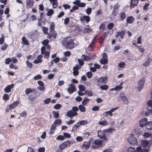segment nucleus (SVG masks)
<instances>
[{
	"label": "nucleus",
	"mask_w": 152,
	"mask_h": 152,
	"mask_svg": "<svg viewBox=\"0 0 152 152\" xmlns=\"http://www.w3.org/2000/svg\"><path fill=\"white\" fill-rule=\"evenodd\" d=\"M55 24L53 22L51 23L50 26L49 33L48 34L47 38L49 39L54 40L56 38L57 33L55 30Z\"/></svg>",
	"instance_id": "f257e3e1"
},
{
	"label": "nucleus",
	"mask_w": 152,
	"mask_h": 152,
	"mask_svg": "<svg viewBox=\"0 0 152 152\" xmlns=\"http://www.w3.org/2000/svg\"><path fill=\"white\" fill-rule=\"evenodd\" d=\"M148 106L146 109V110L143 111L145 116H148L149 113H152V101L149 100L147 102Z\"/></svg>",
	"instance_id": "f03ea898"
},
{
	"label": "nucleus",
	"mask_w": 152,
	"mask_h": 152,
	"mask_svg": "<svg viewBox=\"0 0 152 152\" xmlns=\"http://www.w3.org/2000/svg\"><path fill=\"white\" fill-rule=\"evenodd\" d=\"M61 123V120L57 119L55 120L53 123L51 125V127L50 129V134H53L56 129V127L57 126L60 125Z\"/></svg>",
	"instance_id": "7ed1b4c3"
},
{
	"label": "nucleus",
	"mask_w": 152,
	"mask_h": 152,
	"mask_svg": "<svg viewBox=\"0 0 152 152\" xmlns=\"http://www.w3.org/2000/svg\"><path fill=\"white\" fill-rule=\"evenodd\" d=\"M19 102L18 101L14 102L9 105H8L6 107L5 111L6 112H8L11 110L16 107L18 104Z\"/></svg>",
	"instance_id": "20e7f679"
},
{
	"label": "nucleus",
	"mask_w": 152,
	"mask_h": 152,
	"mask_svg": "<svg viewBox=\"0 0 152 152\" xmlns=\"http://www.w3.org/2000/svg\"><path fill=\"white\" fill-rule=\"evenodd\" d=\"M75 45L73 39H71L70 37H67V48L72 49Z\"/></svg>",
	"instance_id": "39448f33"
},
{
	"label": "nucleus",
	"mask_w": 152,
	"mask_h": 152,
	"mask_svg": "<svg viewBox=\"0 0 152 152\" xmlns=\"http://www.w3.org/2000/svg\"><path fill=\"white\" fill-rule=\"evenodd\" d=\"M128 142L132 145H137L138 144V141L136 138L134 136L129 137L128 138Z\"/></svg>",
	"instance_id": "423d86ee"
},
{
	"label": "nucleus",
	"mask_w": 152,
	"mask_h": 152,
	"mask_svg": "<svg viewBox=\"0 0 152 152\" xmlns=\"http://www.w3.org/2000/svg\"><path fill=\"white\" fill-rule=\"evenodd\" d=\"M104 132V131L103 132L100 130L98 132V136L103 141H107V138L105 137V134Z\"/></svg>",
	"instance_id": "0eeeda50"
},
{
	"label": "nucleus",
	"mask_w": 152,
	"mask_h": 152,
	"mask_svg": "<svg viewBox=\"0 0 152 152\" xmlns=\"http://www.w3.org/2000/svg\"><path fill=\"white\" fill-rule=\"evenodd\" d=\"M107 77H103L100 78L97 80V85L99 86L100 85L105 84L106 83Z\"/></svg>",
	"instance_id": "6e6552de"
},
{
	"label": "nucleus",
	"mask_w": 152,
	"mask_h": 152,
	"mask_svg": "<svg viewBox=\"0 0 152 152\" xmlns=\"http://www.w3.org/2000/svg\"><path fill=\"white\" fill-rule=\"evenodd\" d=\"M145 79L144 78L140 80L138 82V86H137L138 90L140 91L143 88L145 82Z\"/></svg>",
	"instance_id": "1a4fd4ad"
},
{
	"label": "nucleus",
	"mask_w": 152,
	"mask_h": 152,
	"mask_svg": "<svg viewBox=\"0 0 152 152\" xmlns=\"http://www.w3.org/2000/svg\"><path fill=\"white\" fill-rule=\"evenodd\" d=\"M68 85L69 86L67 89V91L68 92L69 94H72L74 92L76 91V88L75 85L72 83L71 84H68Z\"/></svg>",
	"instance_id": "9d476101"
},
{
	"label": "nucleus",
	"mask_w": 152,
	"mask_h": 152,
	"mask_svg": "<svg viewBox=\"0 0 152 152\" xmlns=\"http://www.w3.org/2000/svg\"><path fill=\"white\" fill-rule=\"evenodd\" d=\"M120 97L123 100V102L125 104H127L128 102L127 98V97L125 96V93L122 92L120 94Z\"/></svg>",
	"instance_id": "9b49d317"
},
{
	"label": "nucleus",
	"mask_w": 152,
	"mask_h": 152,
	"mask_svg": "<svg viewBox=\"0 0 152 152\" xmlns=\"http://www.w3.org/2000/svg\"><path fill=\"white\" fill-rule=\"evenodd\" d=\"M33 0H27L26 7L27 9H29L31 8L34 4Z\"/></svg>",
	"instance_id": "f8f14e48"
},
{
	"label": "nucleus",
	"mask_w": 152,
	"mask_h": 152,
	"mask_svg": "<svg viewBox=\"0 0 152 152\" xmlns=\"http://www.w3.org/2000/svg\"><path fill=\"white\" fill-rule=\"evenodd\" d=\"M125 31L124 30L117 32L116 34L115 35L116 38H117L120 37L121 39L124 38V37L125 35Z\"/></svg>",
	"instance_id": "ddd939ff"
},
{
	"label": "nucleus",
	"mask_w": 152,
	"mask_h": 152,
	"mask_svg": "<svg viewBox=\"0 0 152 152\" xmlns=\"http://www.w3.org/2000/svg\"><path fill=\"white\" fill-rule=\"evenodd\" d=\"M37 83L40 86V87H38L37 88L40 91H42L45 90V87L44 83L42 81H39L37 82Z\"/></svg>",
	"instance_id": "4468645a"
},
{
	"label": "nucleus",
	"mask_w": 152,
	"mask_h": 152,
	"mask_svg": "<svg viewBox=\"0 0 152 152\" xmlns=\"http://www.w3.org/2000/svg\"><path fill=\"white\" fill-rule=\"evenodd\" d=\"M77 115V112H74L71 110L67 112V116L71 118Z\"/></svg>",
	"instance_id": "2eb2a0df"
},
{
	"label": "nucleus",
	"mask_w": 152,
	"mask_h": 152,
	"mask_svg": "<svg viewBox=\"0 0 152 152\" xmlns=\"http://www.w3.org/2000/svg\"><path fill=\"white\" fill-rule=\"evenodd\" d=\"M14 86V85L13 84L8 85L6 88L4 89V91L7 93L10 92L11 88L13 87Z\"/></svg>",
	"instance_id": "dca6fc26"
},
{
	"label": "nucleus",
	"mask_w": 152,
	"mask_h": 152,
	"mask_svg": "<svg viewBox=\"0 0 152 152\" xmlns=\"http://www.w3.org/2000/svg\"><path fill=\"white\" fill-rule=\"evenodd\" d=\"M139 0H131V4L130 5V8H133L135 6H136Z\"/></svg>",
	"instance_id": "f3484780"
},
{
	"label": "nucleus",
	"mask_w": 152,
	"mask_h": 152,
	"mask_svg": "<svg viewBox=\"0 0 152 152\" xmlns=\"http://www.w3.org/2000/svg\"><path fill=\"white\" fill-rule=\"evenodd\" d=\"M36 89H31V88H28L26 89L25 91V93L26 94L28 95L30 93L33 92H35L36 91Z\"/></svg>",
	"instance_id": "a211bd4d"
},
{
	"label": "nucleus",
	"mask_w": 152,
	"mask_h": 152,
	"mask_svg": "<svg viewBox=\"0 0 152 152\" xmlns=\"http://www.w3.org/2000/svg\"><path fill=\"white\" fill-rule=\"evenodd\" d=\"M65 137H66V133L65 132L64 134V136L62 135H58L56 138V139L58 140H63L64 139Z\"/></svg>",
	"instance_id": "6ab92c4d"
},
{
	"label": "nucleus",
	"mask_w": 152,
	"mask_h": 152,
	"mask_svg": "<svg viewBox=\"0 0 152 152\" xmlns=\"http://www.w3.org/2000/svg\"><path fill=\"white\" fill-rule=\"evenodd\" d=\"M80 20L81 21L85 20L87 22H88L90 20V18L88 16L84 15L83 17L80 18Z\"/></svg>",
	"instance_id": "aec40b11"
},
{
	"label": "nucleus",
	"mask_w": 152,
	"mask_h": 152,
	"mask_svg": "<svg viewBox=\"0 0 152 152\" xmlns=\"http://www.w3.org/2000/svg\"><path fill=\"white\" fill-rule=\"evenodd\" d=\"M80 122H78L76 123L72 127V131H77L78 129V127H79L81 126V124H80Z\"/></svg>",
	"instance_id": "412c9836"
},
{
	"label": "nucleus",
	"mask_w": 152,
	"mask_h": 152,
	"mask_svg": "<svg viewBox=\"0 0 152 152\" xmlns=\"http://www.w3.org/2000/svg\"><path fill=\"white\" fill-rule=\"evenodd\" d=\"M134 20V19L133 17L132 16H129L126 19L127 23H132Z\"/></svg>",
	"instance_id": "4be33fe9"
},
{
	"label": "nucleus",
	"mask_w": 152,
	"mask_h": 152,
	"mask_svg": "<svg viewBox=\"0 0 152 152\" xmlns=\"http://www.w3.org/2000/svg\"><path fill=\"white\" fill-rule=\"evenodd\" d=\"M28 99L30 101H33L35 99L36 97L35 95L32 94L28 95Z\"/></svg>",
	"instance_id": "5701e85b"
},
{
	"label": "nucleus",
	"mask_w": 152,
	"mask_h": 152,
	"mask_svg": "<svg viewBox=\"0 0 152 152\" xmlns=\"http://www.w3.org/2000/svg\"><path fill=\"white\" fill-rule=\"evenodd\" d=\"M90 142H84L82 146L85 147L86 149H88L89 148L90 145Z\"/></svg>",
	"instance_id": "b1692460"
},
{
	"label": "nucleus",
	"mask_w": 152,
	"mask_h": 152,
	"mask_svg": "<svg viewBox=\"0 0 152 152\" xmlns=\"http://www.w3.org/2000/svg\"><path fill=\"white\" fill-rule=\"evenodd\" d=\"M81 59L82 61L89 60L91 59L89 56H86L85 55H82L81 57Z\"/></svg>",
	"instance_id": "393cba45"
},
{
	"label": "nucleus",
	"mask_w": 152,
	"mask_h": 152,
	"mask_svg": "<svg viewBox=\"0 0 152 152\" xmlns=\"http://www.w3.org/2000/svg\"><path fill=\"white\" fill-rule=\"evenodd\" d=\"M22 42L21 43L23 44H24L26 45H28L29 44V42L26 38L23 37L22 38Z\"/></svg>",
	"instance_id": "a878e982"
},
{
	"label": "nucleus",
	"mask_w": 152,
	"mask_h": 152,
	"mask_svg": "<svg viewBox=\"0 0 152 152\" xmlns=\"http://www.w3.org/2000/svg\"><path fill=\"white\" fill-rule=\"evenodd\" d=\"M144 136L146 138H149L151 139L149 140L152 141V135L150 133L146 132L144 134Z\"/></svg>",
	"instance_id": "bb28decb"
},
{
	"label": "nucleus",
	"mask_w": 152,
	"mask_h": 152,
	"mask_svg": "<svg viewBox=\"0 0 152 152\" xmlns=\"http://www.w3.org/2000/svg\"><path fill=\"white\" fill-rule=\"evenodd\" d=\"M66 146V142H65L60 145L59 148V149L61 150L64 149Z\"/></svg>",
	"instance_id": "cd10ccee"
},
{
	"label": "nucleus",
	"mask_w": 152,
	"mask_h": 152,
	"mask_svg": "<svg viewBox=\"0 0 152 152\" xmlns=\"http://www.w3.org/2000/svg\"><path fill=\"white\" fill-rule=\"evenodd\" d=\"M146 127L148 129H151L152 128V122L150 121L146 124Z\"/></svg>",
	"instance_id": "c85d7f7f"
},
{
	"label": "nucleus",
	"mask_w": 152,
	"mask_h": 152,
	"mask_svg": "<svg viewBox=\"0 0 152 152\" xmlns=\"http://www.w3.org/2000/svg\"><path fill=\"white\" fill-rule=\"evenodd\" d=\"M54 11L52 9H49L48 10V12L47 13V15L48 16H51L54 13Z\"/></svg>",
	"instance_id": "c756f323"
},
{
	"label": "nucleus",
	"mask_w": 152,
	"mask_h": 152,
	"mask_svg": "<svg viewBox=\"0 0 152 152\" xmlns=\"http://www.w3.org/2000/svg\"><path fill=\"white\" fill-rule=\"evenodd\" d=\"M78 107L79 110H80L81 112H84L86 111V108L83 106L81 104H80L79 105Z\"/></svg>",
	"instance_id": "7c9ffc66"
},
{
	"label": "nucleus",
	"mask_w": 152,
	"mask_h": 152,
	"mask_svg": "<svg viewBox=\"0 0 152 152\" xmlns=\"http://www.w3.org/2000/svg\"><path fill=\"white\" fill-rule=\"evenodd\" d=\"M141 144L143 147H147L148 145V141L147 140H143L141 142Z\"/></svg>",
	"instance_id": "2f4dec72"
},
{
	"label": "nucleus",
	"mask_w": 152,
	"mask_h": 152,
	"mask_svg": "<svg viewBox=\"0 0 152 152\" xmlns=\"http://www.w3.org/2000/svg\"><path fill=\"white\" fill-rule=\"evenodd\" d=\"M150 54L148 56V59L143 63V65L147 66H148L150 64V61L149 59L151 60V58H150Z\"/></svg>",
	"instance_id": "473e14b6"
},
{
	"label": "nucleus",
	"mask_w": 152,
	"mask_h": 152,
	"mask_svg": "<svg viewBox=\"0 0 152 152\" xmlns=\"http://www.w3.org/2000/svg\"><path fill=\"white\" fill-rule=\"evenodd\" d=\"M89 100L90 99L87 98H84L82 102V104L84 105H86Z\"/></svg>",
	"instance_id": "72a5a7b5"
},
{
	"label": "nucleus",
	"mask_w": 152,
	"mask_h": 152,
	"mask_svg": "<svg viewBox=\"0 0 152 152\" xmlns=\"http://www.w3.org/2000/svg\"><path fill=\"white\" fill-rule=\"evenodd\" d=\"M102 143V141L97 139L96 140L94 141V143L96 145H101Z\"/></svg>",
	"instance_id": "f704fd0d"
},
{
	"label": "nucleus",
	"mask_w": 152,
	"mask_h": 152,
	"mask_svg": "<svg viewBox=\"0 0 152 152\" xmlns=\"http://www.w3.org/2000/svg\"><path fill=\"white\" fill-rule=\"evenodd\" d=\"M52 113L54 118H58L59 116L58 111L56 112L53 111L52 112Z\"/></svg>",
	"instance_id": "c9c22d12"
},
{
	"label": "nucleus",
	"mask_w": 152,
	"mask_h": 152,
	"mask_svg": "<svg viewBox=\"0 0 152 152\" xmlns=\"http://www.w3.org/2000/svg\"><path fill=\"white\" fill-rule=\"evenodd\" d=\"M120 18L122 20H124L126 17V14L124 12L121 13L120 15Z\"/></svg>",
	"instance_id": "e433bc0d"
},
{
	"label": "nucleus",
	"mask_w": 152,
	"mask_h": 152,
	"mask_svg": "<svg viewBox=\"0 0 152 152\" xmlns=\"http://www.w3.org/2000/svg\"><path fill=\"white\" fill-rule=\"evenodd\" d=\"M92 29H91L90 28H85L83 30V32L84 33H88L91 31H92Z\"/></svg>",
	"instance_id": "4c0bfd02"
},
{
	"label": "nucleus",
	"mask_w": 152,
	"mask_h": 152,
	"mask_svg": "<svg viewBox=\"0 0 152 152\" xmlns=\"http://www.w3.org/2000/svg\"><path fill=\"white\" fill-rule=\"evenodd\" d=\"M42 30L44 33L45 34H48V28L47 27L45 26L42 27Z\"/></svg>",
	"instance_id": "58836bf2"
},
{
	"label": "nucleus",
	"mask_w": 152,
	"mask_h": 152,
	"mask_svg": "<svg viewBox=\"0 0 152 152\" xmlns=\"http://www.w3.org/2000/svg\"><path fill=\"white\" fill-rule=\"evenodd\" d=\"M4 41V35L3 34H1V37L0 38V44L2 45Z\"/></svg>",
	"instance_id": "ea45409f"
},
{
	"label": "nucleus",
	"mask_w": 152,
	"mask_h": 152,
	"mask_svg": "<svg viewBox=\"0 0 152 152\" xmlns=\"http://www.w3.org/2000/svg\"><path fill=\"white\" fill-rule=\"evenodd\" d=\"M27 115V112L26 111H23L20 114V116L22 117L26 118Z\"/></svg>",
	"instance_id": "a19ab883"
},
{
	"label": "nucleus",
	"mask_w": 152,
	"mask_h": 152,
	"mask_svg": "<svg viewBox=\"0 0 152 152\" xmlns=\"http://www.w3.org/2000/svg\"><path fill=\"white\" fill-rule=\"evenodd\" d=\"M78 87L80 91H84L86 89L85 86L82 85H80Z\"/></svg>",
	"instance_id": "79ce46f5"
},
{
	"label": "nucleus",
	"mask_w": 152,
	"mask_h": 152,
	"mask_svg": "<svg viewBox=\"0 0 152 152\" xmlns=\"http://www.w3.org/2000/svg\"><path fill=\"white\" fill-rule=\"evenodd\" d=\"M42 77L40 75H37L35 76L34 78V80H40L42 78Z\"/></svg>",
	"instance_id": "37998d69"
},
{
	"label": "nucleus",
	"mask_w": 152,
	"mask_h": 152,
	"mask_svg": "<svg viewBox=\"0 0 152 152\" xmlns=\"http://www.w3.org/2000/svg\"><path fill=\"white\" fill-rule=\"evenodd\" d=\"M100 89L102 90H107L108 88V86L107 85H102L100 87Z\"/></svg>",
	"instance_id": "c03bdc74"
},
{
	"label": "nucleus",
	"mask_w": 152,
	"mask_h": 152,
	"mask_svg": "<svg viewBox=\"0 0 152 152\" xmlns=\"http://www.w3.org/2000/svg\"><path fill=\"white\" fill-rule=\"evenodd\" d=\"M49 40L48 39H45L43 40L42 42V44L44 46H46L48 44Z\"/></svg>",
	"instance_id": "a18cd8bd"
},
{
	"label": "nucleus",
	"mask_w": 152,
	"mask_h": 152,
	"mask_svg": "<svg viewBox=\"0 0 152 152\" xmlns=\"http://www.w3.org/2000/svg\"><path fill=\"white\" fill-rule=\"evenodd\" d=\"M113 23H110L108 24L107 26V28L111 30L113 27Z\"/></svg>",
	"instance_id": "49530a36"
},
{
	"label": "nucleus",
	"mask_w": 152,
	"mask_h": 152,
	"mask_svg": "<svg viewBox=\"0 0 152 152\" xmlns=\"http://www.w3.org/2000/svg\"><path fill=\"white\" fill-rule=\"evenodd\" d=\"M128 152H136L135 148L132 147H129L128 148Z\"/></svg>",
	"instance_id": "de8ad7c7"
},
{
	"label": "nucleus",
	"mask_w": 152,
	"mask_h": 152,
	"mask_svg": "<svg viewBox=\"0 0 152 152\" xmlns=\"http://www.w3.org/2000/svg\"><path fill=\"white\" fill-rule=\"evenodd\" d=\"M100 63L101 64H105L107 63V59H103L102 58L100 60Z\"/></svg>",
	"instance_id": "09e8293b"
},
{
	"label": "nucleus",
	"mask_w": 152,
	"mask_h": 152,
	"mask_svg": "<svg viewBox=\"0 0 152 152\" xmlns=\"http://www.w3.org/2000/svg\"><path fill=\"white\" fill-rule=\"evenodd\" d=\"M122 88V87L121 85H119L116 86L114 88V90L115 91H118L121 90Z\"/></svg>",
	"instance_id": "8fccbe9b"
},
{
	"label": "nucleus",
	"mask_w": 152,
	"mask_h": 152,
	"mask_svg": "<svg viewBox=\"0 0 152 152\" xmlns=\"http://www.w3.org/2000/svg\"><path fill=\"white\" fill-rule=\"evenodd\" d=\"M113 128H110L109 129L103 130L105 133H110L111 132L113 131Z\"/></svg>",
	"instance_id": "3c124183"
},
{
	"label": "nucleus",
	"mask_w": 152,
	"mask_h": 152,
	"mask_svg": "<svg viewBox=\"0 0 152 152\" xmlns=\"http://www.w3.org/2000/svg\"><path fill=\"white\" fill-rule=\"evenodd\" d=\"M26 65L29 67L30 68H31L33 66L32 64L30 62L28 61L27 60L26 61Z\"/></svg>",
	"instance_id": "603ef678"
},
{
	"label": "nucleus",
	"mask_w": 152,
	"mask_h": 152,
	"mask_svg": "<svg viewBox=\"0 0 152 152\" xmlns=\"http://www.w3.org/2000/svg\"><path fill=\"white\" fill-rule=\"evenodd\" d=\"M9 99V96L7 94H4L3 96V99L4 100H8Z\"/></svg>",
	"instance_id": "864d4df0"
},
{
	"label": "nucleus",
	"mask_w": 152,
	"mask_h": 152,
	"mask_svg": "<svg viewBox=\"0 0 152 152\" xmlns=\"http://www.w3.org/2000/svg\"><path fill=\"white\" fill-rule=\"evenodd\" d=\"M147 122V119L146 118H144L142 119L139 122L145 124H146L148 123Z\"/></svg>",
	"instance_id": "5fc2aeb1"
},
{
	"label": "nucleus",
	"mask_w": 152,
	"mask_h": 152,
	"mask_svg": "<svg viewBox=\"0 0 152 152\" xmlns=\"http://www.w3.org/2000/svg\"><path fill=\"white\" fill-rule=\"evenodd\" d=\"M99 107L97 106H95L92 107L91 110L93 111H96L99 110Z\"/></svg>",
	"instance_id": "6e6d98bb"
},
{
	"label": "nucleus",
	"mask_w": 152,
	"mask_h": 152,
	"mask_svg": "<svg viewBox=\"0 0 152 152\" xmlns=\"http://www.w3.org/2000/svg\"><path fill=\"white\" fill-rule=\"evenodd\" d=\"M104 113L106 114L104 115L105 116H107L108 115L111 116L113 115L112 113H111V112L110 110L105 111Z\"/></svg>",
	"instance_id": "4d7b16f0"
},
{
	"label": "nucleus",
	"mask_w": 152,
	"mask_h": 152,
	"mask_svg": "<svg viewBox=\"0 0 152 152\" xmlns=\"http://www.w3.org/2000/svg\"><path fill=\"white\" fill-rule=\"evenodd\" d=\"M78 6H74L72 7V9L70 10V12H72L76 10H78Z\"/></svg>",
	"instance_id": "13d9d810"
},
{
	"label": "nucleus",
	"mask_w": 152,
	"mask_h": 152,
	"mask_svg": "<svg viewBox=\"0 0 152 152\" xmlns=\"http://www.w3.org/2000/svg\"><path fill=\"white\" fill-rule=\"evenodd\" d=\"M11 61V59L10 58H8L5 59V62L6 64H9Z\"/></svg>",
	"instance_id": "bf43d9fd"
},
{
	"label": "nucleus",
	"mask_w": 152,
	"mask_h": 152,
	"mask_svg": "<svg viewBox=\"0 0 152 152\" xmlns=\"http://www.w3.org/2000/svg\"><path fill=\"white\" fill-rule=\"evenodd\" d=\"M51 102V99L50 98H47L44 100V102L46 104H49Z\"/></svg>",
	"instance_id": "052dcab7"
},
{
	"label": "nucleus",
	"mask_w": 152,
	"mask_h": 152,
	"mask_svg": "<svg viewBox=\"0 0 152 152\" xmlns=\"http://www.w3.org/2000/svg\"><path fill=\"white\" fill-rule=\"evenodd\" d=\"M8 46V45L5 43L3 44V45L1 47V49L2 50H5Z\"/></svg>",
	"instance_id": "680f3d73"
},
{
	"label": "nucleus",
	"mask_w": 152,
	"mask_h": 152,
	"mask_svg": "<svg viewBox=\"0 0 152 152\" xmlns=\"http://www.w3.org/2000/svg\"><path fill=\"white\" fill-rule=\"evenodd\" d=\"M37 59H35L34 61V63L35 64H38L41 63L42 62V60L41 59H39V58H37Z\"/></svg>",
	"instance_id": "e2e57ef3"
},
{
	"label": "nucleus",
	"mask_w": 152,
	"mask_h": 152,
	"mask_svg": "<svg viewBox=\"0 0 152 152\" xmlns=\"http://www.w3.org/2000/svg\"><path fill=\"white\" fill-rule=\"evenodd\" d=\"M80 124L81 125H84L88 123V122L87 120H82L80 121Z\"/></svg>",
	"instance_id": "0e129e2a"
},
{
	"label": "nucleus",
	"mask_w": 152,
	"mask_h": 152,
	"mask_svg": "<svg viewBox=\"0 0 152 152\" xmlns=\"http://www.w3.org/2000/svg\"><path fill=\"white\" fill-rule=\"evenodd\" d=\"M86 75L88 78H90L92 77V74L91 72H88L86 73Z\"/></svg>",
	"instance_id": "69168bd1"
},
{
	"label": "nucleus",
	"mask_w": 152,
	"mask_h": 152,
	"mask_svg": "<svg viewBox=\"0 0 152 152\" xmlns=\"http://www.w3.org/2000/svg\"><path fill=\"white\" fill-rule=\"evenodd\" d=\"M98 124L100 125H105L107 124V122L106 121H100Z\"/></svg>",
	"instance_id": "338daca9"
},
{
	"label": "nucleus",
	"mask_w": 152,
	"mask_h": 152,
	"mask_svg": "<svg viewBox=\"0 0 152 152\" xmlns=\"http://www.w3.org/2000/svg\"><path fill=\"white\" fill-rule=\"evenodd\" d=\"M61 107V104H57L54 106V109H58L59 108H60Z\"/></svg>",
	"instance_id": "774afa93"
}]
</instances>
